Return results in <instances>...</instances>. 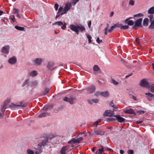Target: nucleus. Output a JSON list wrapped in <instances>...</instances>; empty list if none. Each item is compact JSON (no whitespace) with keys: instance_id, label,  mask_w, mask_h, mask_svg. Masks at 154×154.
Returning <instances> with one entry per match:
<instances>
[{"instance_id":"30","label":"nucleus","mask_w":154,"mask_h":154,"mask_svg":"<svg viewBox=\"0 0 154 154\" xmlns=\"http://www.w3.org/2000/svg\"><path fill=\"white\" fill-rule=\"evenodd\" d=\"M147 88L153 93H154V84L149 85Z\"/></svg>"},{"instance_id":"61","label":"nucleus","mask_w":154,"mask_h":154,"mask_svg":"<svg viewBox=\"0 0 154 154\" xmlns=\"http://www.w3.org/2000/svg\"><path fill=\"white\" fill-rule=\"evenodd\" d=\"M54 7H55V9L56 10H57L58 9V8L59 7V5L58 4H55V5H54Z\"/></svg>"},{"instance_id":"44","label":"nucleus","mask_w":154,"mask_h":154,"mask_svg":"<svg viewBox=\"0 0 154 154\" xmlns=\"http://www.w3.org/2000/svg\"><path fill=\"white\" fill-rule=\"evenodd\" d=\"M101 120V119H99L98 120L96 121L94 123L93 125V126H95V125L96 126V127H97V125L99 123V122H100Z\"/></svg>"},{"instance_id":"63","label":"nucleus","mask_w":154,"mask_h":154,"mask_svg":"<svg viewBox=\"0 0 154 154\" xmlns=\"http://www.w3.org/2000/svg\"><path fill=\"white\" fill-rule=\"evenodd\" d=\"M149 17L150 19V21H151L152 19L153 18V15H150L149 16Z\"/></svg>"},{"instance_id":"64","label":"nucleus","mask_w":154,"mask_h":154,"mask_svg":"<svg viewBox=\"0 0 154 154\" xmlns=\"http://www.w3.org/2000/svg\"><path fill=\"white\" fill-rule=\"evenodd\" d=\"M88 102L89 103L91 104H92L93 103V102L92 100H88Z\"/></svg>"},{"instance_id":"28","label":"nucleus","mask_w":154,"mask_h":154,"mask_svg":"<svg viewBox=\"0 0 154 154\" xmlns=\"http://www.w3.org/2000/svg\"><path fill=\"white\" fill-rule=\"evenodd\" d=\"M50 115V114L48 112H43L38 116V117L41 118L42 117H45L46 116H49Z\"/></svg>"},{"instance_id":"16","label":"nucleus","mask_w":154,"mask_h":154,"mask_svg":"<svg viewBox=\"0 0 154 154\" xmlns=\"http://www.w3.org/2000/svg\"><path fill=\"white\" fill-rule=\"evenodd\" d=\"M9 49V46L8 45L2 48V52L4 54H8Z\"/></svg>"},{"instance_id":"8","label":"nucleus","mask_w":154,"mask_h":154,"mask_svg":"<svg viewBox=\"0 0 154 154\" xmlns=\"http://www.w3.org/2000/svg\"><path fill=\"white\" fill-rule=\"evenodd\" d=\"M140 85L142 87H146L147 88L149 84L145 79H143L141 81Z\"/></svg>"},{"instance_id":"4","label":"nucleus","mask_w":154,"mask_h":154,"mask_svg":"<svg viewBox=\"0 0 154 154\" xmlns=\"http://www.w3.org/2000/svg\"><path fill=\"white\" fill-rule=\"evenodd\" d=\"M94 94L96 96L101 95L104 97H107L109 96V93L107 91L103 92L97 91Z\"/></svg>"},{"instance_id":"55","label":"nucleus","mask_w":154,"mask_h":154,"mask_svg":"<svg viewBox=\"0 0 154 154\" xmlns=\"http://www.w3.org/2000/svg\"><path fill=\"white\" fill-rule=\"evenodd\" d=\"M63 109V107H59L56 109H55L54 111L55 112H57L60 111L61 109Z\"/></svg>"},{"instance_id":"19","label":"nucleus","mask_w":154,"mask_h":154,"mask_svg":"<svg viewBox=\"0 0 154 154\" xmlns=\"http://www.w3.org/2000/svg\"><path fill=\"white\" fill-rule=\"evenodd\" d=\"M71 6V3L69 2H68L66 4V6L64 8V11L67 12L70 9Z\"/></svg>"},{"instance_id":"1","label":"nucleus","mask_w":154,"mask_h":154,"mask_svg":"<svg viewBox=\"0 0 154 154\" xmlns=\"http://www.w3.org/2000/svg\"><path fill=\"white\" fill-rule=\"evenodd\" d=\"M56 136L55 135L53 134H50L49 135H47L45 137V140H43V141L41 143L38 144L39 146L41 147L42 146H45L46 145V143L48 142V140H51V139L53 138L54 137H56Z\"/></svg>"},{"instance_id":"40","label":"nucleus","mask_w":154,"mask_h":154,"mask_svg":"<svg viewBox=\"0 0 154 154\" xmlns=\"http://www.w3.org/2000/svg\"><path fill=\"white\" fill-rule=\"evenodd\" d=\"M149 28L151 29H154V20L151 22V23L149 26Z\"/></svg>"},{"instance_id":"62","label":"nucleus","mask_w":154,"mask_h":154,"mask_svg":"<svg viewBox=\"0 0 154 154\" xmlns=\"http://www.w3.org/2000/svg\"><path fill=\"white\" fill-rule=\"evenodd\" d=\"M77 2V0H72V3L74 5Z\"/></svg>"},{"instance_id":"6","label":"nucleus","mask_w":154,"mask_h":154,"mask_svg":"<svg viewBox=\"0 0 154 154\" xmlns=\"http://www.w3.org/2000/svg\"><path fill=\"white\" fill-rule=\"evenodd\" d=\"M76 99L75 98L72 97H70V98L65 97L63 98V100L65 101L69 102L71 104H72L73 103V100Z\"/></svg>"},{"instance_id":"13","label":"nucleus","mask_w":154,"mask_h":154,"mask_svg":"<svg viewBox=\"0 0 154 154\" xmlns=\"http://www.w3.org/2000/svg\"><path fill=\"white\" fill-rule=\"evenodd\" d=\"M17 59L15 57H13L10 58L8 60V62L11 64H15L17 62Z\"/></svg>"},{"instance_id":"36","label":"nucleus","mask_w":154,"mask_h":154,"mask_svg":"<svg viewBox=\"0 0 154 154\" xmlns=\"http://www.w3.org/2000/svg\"><path fill=\"white\" fill-rule=\"evenodd\" d=\"M109 104V106H112L114 108H115L116 109H118L117 107L113 103V102L112 101L110 102Z\"/></svg>"},{"instance_id":"43","label":"nucleus","mask_w":154,"mask_h":154,"mask_svg":"<svg viewBox=\"0 0 154 154\" xmlns=\"http://www.w3.org/2000/svg\"><path fill=\"white\" fill-rule=\"evenodd\" d=\"M143 16V14L142 13H139L137 14H135L134 15V17H142Z\"/></svg>"},{"instance_id":"9","label":"nucleus","mask_w":154,"mask_h":154,"mask_svg":"<svg viewBox=\"0 0 154 154\" xmlns=\"http://www.w3.org/2000/svg\"><path fill=\"white\" fill-rule=\"evenodd\" d=\"M142 20V18H139L136 20L135 22L134 25L133 26V28L140 26Z\"/></svg>"},{"instance_id":"29","label":"nucleus","mask_w":154,"mask_h":154,"mask_svg":"<svg viewBox=\"0 0 154 154\" xmlns=\"http://www.w3.org/2000/svg\"><path fill=\"white\" fill-rule=\"evenodd\" d=\"M75 138H73L71 140L68 142V143H70L72 146H73V144L75 143H77V139Z\"/></svg>"},{"instance_id":"11","label":"nucleus","mask_w":154,"mask_h":154,"mask_svg":"<svg viewBox=\"0 0 154 154\" xmlns=\"http://www.w3.org/2000/svg\"><path fill=\"white\" fill-rule=\"evenodd\" d=\"M95 86L94 85H91L88 88V92L90 94L92 93L95 91Z\"/></svg>"},{"instance_id":"27","label":"nucleus","mask_w":154,"mask_h":154,"mask_svg":"<svg viewBox=\"0 0 154 154\" xmlns=\"http://www.w3.org/2000/svg\"><path fill=\"white\" fill-rule=\"evenodd\" d=\"M42 60L41 58H37L34 61L35 63L37 65H40L42 63Z\"/></svg>"},{"instance_id":"35","label":"nucleus","mask_w":154,"mask_h":154,"mask_svg":"<svg viewBox=\"0 0 154 154\" xmlns=\"http://www.w3.org/2000/svg\"><path fill=\"white\" fill-rule=\"evenodd\" d=\"M15 28L17 30H20V31H23L24 29V28L23 27L19 26H15Z\"/></svg>"},{"instance_id":"24","label":"nucleus","mask_w":154,"mask_h":154,"mask_svg":"<svg viewBox=\"0 0 154 154\" xmlns=\"http://www.w3.org/2000/svg\"><path fill=\"white\" fill-rule=\"evenodd\" d=\"M85 30V27L82 25H78V35L79 34L78 32L79 31L83 32Z\"/></svg>"},{"instance_id":"50","label":"nucleus","mask_w":154,"mask_h":154,"mask_svg":"<svg viewBox=\"0 0 154 154\" xmlns=\"http://www.w3.org/2000/svg\"><path fill=\"white\" fill-rule=\"evenodd\" d=\"M129 4L131 6H133L134 4V0H130L129 2Z\"/></svg>"},{"instance_id":"23","label":"nucleus","mask_w":154,"mask_h":154,"mask_svg":"<svg viewBox=\"0 0 154 154\" xmlns=\"http://www.w3.org/2000/svg\"><path fill=\"white\" fill-rule=\"evenodd\" d=\"M69 27L71 30L77 33V26L71 24L70 25Z\"/></svg>"},{"instance_id":"47","label":"nucleus","mask_w":154,"mask_h":154,"mask_svg":"<svg viewBox=\"0 0 154 154\" xmlns=\"http://www.w3.org/2000/svg\"><path fill=\"white\" fill-rule=\"evenodd\" d=\"M19 12V10L16 8L13 9V13L15 14H17Z\"/></svg>"},{"instance_id":"12","label":"nucleus","mask_w":154,"mask_h":154,"mask_svg":"<svg viewBox=\"0 0 154 154\" xmlns=\"http://www.w3.org/2000/svg\"><path fill=\"white\" fill-rule=\"evenodd\" d=\"M11 100L9 98L7 99L5 101L4 104L2 106V108L6 109L7 107L8 104L10 102Z\"/></svg>"},{"instance_id":"37","label":"nucleus","mask_w":154,"mask_h":154,"mask_svg":"<svg viewBox=\"0 0 154 154\" xmlns=\"http://www.w3.org/2000/svg\"><path fill=\"white\" fill-rule=\"evenodd\" d=\"M50 89L49 88H46L44 91L43 93L44 95H46L49 91Z\"/></svg>"},{"instance_id":"26","label":"nucleus","mask_w":154,"mask_h":154,"mask_svg":"<svg viewBox=\"0 0 154 154\" xmlns=\"http://www.w3.org/2000/svg\"><path fill=\"white\" fill-rule=\"evenodd\" d=\"M66 11H64V10L63 9V10L62 11H61V12L60 13H58V11L57 14L56 16L55 17V19L57 20V19L59 17H60V16L63 15L64 14H65L66 13Z\"/></svg>"},{"instance_id":"34","label":"nucleus","mask_w":154,"mask_h":154,"mask_svg":"<svg viewBox=\"0 0 154 154\" xmlns=\"http://www.w3.org/2000/svg\"><path fill=\"white\" fill-rule=\"evenodd\" d=\"M148 19L147 18L144 19L143 21V25L144 26H146L148 25Z\"/></svg>"},{"instance_id":"3","label":"nucleus","mask_w":154,"mask_h":154,"mask_svg":"<svg viewBox=\"0 0 154 154\" xmlns=\"http://www.w3.org/2000/svg\"><path fill=\"white\" fill-rule=\"evenodd\" d=\"M67 24L65 22H62L60 21H57L53 24V25H57L61 26V28L63 30H64L66 27Z\"/></svg>"},{"instance_id":"53","label":"nucleus","mask_w":154,"mask_h":154,"mask_svg":"<svg viewBox=\"0 0 154 154\" xmlns=\"http://www.w3.org/2000/svg\"><path fill=\"white\" fill-rule=\"evenodd\" d=\"M10 17L13 22H14L16 20H15V18L14 16H13V15L11 16Z\"/></svg>"},{"instance_id":"52","label":"nucleus","mask_w":154,"mask_h":154,"mask_svg":"<svg viewBox=\"0 0 154 154\" xmlns=\"http://www.w3.org/2000/svg\"><path fill=\"white\" fill-rule=\"evenodd\" d=\"M115 29V26H111L110 28L108 30V32H112L113 30Z\"/></svg>"},{"instance_id":"57","label":"nucleus","mask_w":154,"mask_h":154,"mask_svg":"<svg viewBox=\"0 0 154 154\" xmlns=\"http://www.w3.org/2000/svg\"><path fill=\"white\" fill-rule=\"evenodd\" d=\"M64 9L62 7H60L58 10V13H60L61 12V11H62Z\"/></svg>"},{"instance_id":"41","label":"nucleus","mask_w":154,"mask_h":154,"mask_svg":"<svg viewBox=\"0 0 154 154\" xmlns=\"http://www.w3.org/2000/svg\"><path fill=\"white\" fill-rule=\"evenodd\" d=\"M116 120V118H108L106 119V120L108 122H113L115 121Z\"/></svg>"},{"instance_id":"33","label":"nucleus","mask_w":154,"mask_h":154,"mask_svg":"<svg viewBox=\"0 0 154 154\" xmlns=\"http://www.w3.org/2000/svg\"><path fill=\"white\" fill-rule=\"evenodd\" d=\"M148 13L150 14H154V7H152L149 10Z\"/></svg>"},{"instance_id":"14","label":"nucleus","mask_w":154,"mask_h":154,"mask_svg":"<svg viewBox=\"0 0 154 154\" xmlns=\"http://www.w3.org/2000/svg\"><path fill=\"white\" fill-rule=\"evenodd\" d=\"M132 18V17H131L129 19H126L124 21L125 23L127 24L128 25L130 26L133 25L134 24V22L131 20H129L130 19Z\"/></svg>"},{"instance_id":"18","label":"nucleus","mask_w":154,"mask_h":154,"mask_svg":"<svg viewBox=\"0 0 154 154\" xmlns=\"http://www.w3.org/2000/svg\"><path fill=\"white\" fill-rule=\"evenodd\" d=\"M38 146L40 147V148L38 147V149L35 148L34 150L35 153L37 154H40L42 152V148H41V147H41L40 146H39L38 145Z\"/></svg>"},{"instance_id":"54","label":"nucleus","mask_w":154,"mask_h":154,"mask_svg":"<svg viewBox=\"0 0 154 154\" xmlns=\"http://www.w3.org/2000/svg\"><path fill=\"white\" fill-rule=\"evenodd\" d=\"M96 41L98 44H100L102 42V41L101 39L100 40L99 38L98 37L96 40Z\"/></svg>"},{"instance_id":"17","label":"nucleus","mask_w":154,"mask_h":154,"mask_svg":"<svg viewBox=\"0 0 154 154\" xmlns=\"http://www.w3.org/2000/svg\"><path fill=\"white\" fill-rule=\"evenodd\" d=\"M48 68L51 70H54L55 67H54V63L53 62L48 63L47 65Z\"/></svg>"},{"instance_id":"39","label":"nucleus","mask_w":154,"mask_h":154,"mask_svg":"<svg viewBox=\"0 0 154 154\" xmlns=\"http://www.w3.org/2000/svg\"><path fill=\"white\" fill-rule=\"evenodd\" d=\"M100 68L97 65H95L93 67V70L95 71H98L100 70Z\"/></svg>"},{"instance_id":"45","label":"nucleus","mask_w":154,"mask_h":154,"mask_svg":"<svg viewBox=\"0 0 154 154\" xmlns=\"http://www.w3.org/2000/svg\"><path fill=\"white\" fill-rule=\"evenodd\" d=\"M112 83L115 85H117L119 84V83L118 82L113 79H112Z\"/></svg>"},{"instance_id":"42","label":"nucleus","mask_w":154,"mask_h":154,"mask_svg":"<svg viewBox=\"0 0 154 154\" xmlns=\"http://www.w3.org/2000/svg\"><path fill=\"white\" fill-rule=\"evenodd\" d=\"M87 37L88 39L89 43H90L91 42V39L92 37L89 34H87Z\"/></svg>"},{"instance_id":"49","label":"nucleus","mask_w":154,"mask_h":154,"mask_svg":"<svg viewBox=\"0 0 154 154\" xmlns=\"http://www.w3.org/2000/svg\"><path fill=\"white\" fill-rule=\"evenodd\" d=\"M130 97L131 98L133 99L135 101L137 100L136 97L134 96L132 94H130Z\"/></svg>"},{"instance_id":"51","label":"nucleus","mask_w":154,"mask_h":154,"mask_svg":"<svg viewBox=\"0 0 154 154\" xmlns=\"http://www.w3.org/2000/svg\"><path fill=\"white\" fill-rule=\"evenodd\" d=\"M29 81V79H27V80H26L22 84V86L24 87L28 83Z\"/></svg>"},{"instance_id":"5","label":"nucleus","mask_w":154,"mask_h":154,"mask_svg":"<svg viewBox=\"0 0 154 154\" xmlns=\"http://www.w3.org/2000/svg\"><path fill=\"white\" fill-rule=\"evenodd\" d=\"M86 135V134L84 132L78 133V143H80V142L83 140V137Z\"/></svg>"},{"instance_id":"21","label":"nucleus","mask_w":154,"mask_h":154,"mask_svg":"<svg viewBox=\"0 0 154 154\" xmlns=\"http://www.w3.org/2000/svg\"><path fill=\"white\" fill-rule=\"evenodd\" d=\"M146 95H147V97L148 100L149 101H151L152 99L150 98V97H152L154 99V94H152L151 93H145Z\"/></svg>"},{"instance_id":"48","label":"nucleus","mask_w":154,"mask_h":154,"mask_svg":"<svg viewBox=\"0 0 154 154\" xmlns=\"http://www.w3.org/2000/svg\"><path fill=\"white\" fill-rule=\"evenodd\" d=\"M27 151L28 154H34L33 151L30 149H28Z\"/></svg>"},{"instance_id":"2","label":"nucleus","mask_w":154,"mask_h":154,"mask_svg":"<svg viewBox=\"0 0 154 154\" xmlns=\"http://www.w3.org/2000/svg\"><path fill=\"white\" fill-rule=\"evenodd\" d=\"M19 103V104L17 105L14 103H11L10 105V107L12 110H14L17 109L19 107H25L27 105V103H24L23 104L22 101L20 102Z\"/></svg>"},{"instance_id":"60","label":"nucleus","mask_w":154,"mask_h":154,"mask_svg":"<svg viewBox=\"0 0 154 154\" xmlns=\"http://www.w3.org/2000/svg\"><path fill=\"white\" fill-rule=\"evenodd\" d=\"M92 100L93 102L95 103H97L98 102V100L97 99H92Z\"/></svg>"},{"instance_id":"10","label":"nucleus","mask_w":154,"mask_h":154,"mask_svg":"<svg viewBox=\"0 0 154 154\" xmlns=\"http://www.w3.org/2000/svg\"><path fill=\"white\" fill-rule=\"evenodd\" d=\"M114 117H116V120L119 122H123L125 120L124 118L121 117L120 115H119L114 116Z\"/></svg>"},{"instance_id":"46","label":"nucleus","mask_w":154,"mask_h":154,"mask_svg":"<svg viewBox=\"0 0 154 154\" xmlns=\"http://www.w3.org/2000/svg\"><path fill=\"white\" fill-rule=\"evenodd\" d=\"M129 28V26L128 25L123 26L122 25L121 29H128Z\"/></svg>"},{"instance_id":"25","label":"nucleus","mask_w":154,"mask_h":154,"mask_svg":"<svg viewBox=\"0 0 154 154\" xmlns=\"http://www.w3.org/2000/svg\"><path fill=\"white\" fill-rule=\"evenodd\" d=\"M124 112L125 113H127L135 114L134 110L132 109H127L125 110Z\"/></svg>"},{"instance_id":"32","label":"nucleus","mask_w":154,"mask_h":154,"mask_svg":"<svg viewBox=\"0 0 154 154\" xmlns=\"http://www.w3.org/2000/svg\"><path fill=\"white\" fill-rule=\"evenodd\" d=\"M37 72L35 70L31 71L30 73V75L32 76H35L37 74Z\"/></svg>"},{"instance_id":"59","label":"nucleus","mask_w":154,"mask_h":154,"mask_svg":"<svg viewBox=\"0 0 154 154\" xmlns=\"http://www.w3.org/2000/svg\"><path fill=\"white\" fill-rule=\"evenodd\" d=\"M137 113L140 114H143L144 113V111L143 110H139L137 111Z\"/></svg>"},{"instance_id":"31","label":"nucleus","mask_w":154,"mask_h":154,"mask_svg":"<svg viewBox=\"0 0 154 154\" xmlns=\"http://www.w3.org/2000/svg\"><path fill=\"white\" fill-rule=\"evenodd\" d=\"M66 146H63L60 150V153L61 154H66Z\"/></svg>"},{"instance_id":"38","label":"nucleus","mask_w":154,"mask_h":154,"mask_svg":"<svg viewBox=\"0 0 154 154\" xmlns=\"http://www.w3.org/2000/svg\"><path fill=\"white\" fill-rule=\"evenodd\" d=\"M122 24L121 23H116L114 25V26H115V29L116 27L120 28L121 29Z\"/></svg>"},{"instance_id":"22","label":"nucleus","mask_w":154,"mask_h":154,"mask_svg":"<svg viewBox=\"0 0 154 154\" xmlns=\"http://www.w3.org/2000/svg\"><path fill=\"white\" fill-rule=\"evenodd\" d=\"M101 149H99L95 153V154H101L104 152V147L103 146L101 145L100 146Z\"/></svg>"},{"instance_id":"56","label":"nucleus","mask_w":154,"mask_h":154,"mask_svg":"<svg viewBox=\"0 0 154 154\" xmlns=\"http://www.w3.org/2000/svg\"><path fill=\"white\" fill-rule=\"evenodd\" d=\"M133 150H129L128 151V154H133Z\"/></svg>"},{"instance_id":"20","label":"nucleus","mask_w":154,"mask_h":154,"mask_svg":"<svg viewBox=\"0 0 154 154\" xmlns=\"http://www.w3.org/2000/svg\"><path fill=\"white\" fill-rule=\"evenodd\" d=\"M53 107V105L51 104L50 105H46L43 108V109L44 111H46L48 110H50Z\"/></svg>"},{"instance_id":"15","label":"nucleus","mask_w":154,"mask_h":154,"mask_svg":"<svg viewBox=\"0 0 154 154\" xmlns=\"http://www.w3.org/2000/svg\"><path fill=\"white\" fill-rule=\"evenodd\" d=\"M104 133L100 130H94L93 134L102 135L104 134Z\"/></svg>"},{"instance_id":"58","label":"nucleus","mask_w":154,"mask_h":154,"mask_svg":"<svg viewBox=\"0 0 154 154\" xmlns=\"http://www.w3.org/2000/svg\"><path fill=\"white\" fill-rule=\"evenodd\" d=\"M5 109L3 108H1V111L2 112V115L3 116H4V115L5 111Z\"/></svg>"},{"instance_id":"7","label":"nucleus","mask_w":154,"mask_h":154,"mask_svg":"<svg viewBox=\"0 0 154 154\" xmlns=\"http://www.w3.org/2000/svg\"><path fill=\"white\" fill-rule=\"evenodd\" d=\"M115 113L114 111L106 110L105 111L104 115L105 116L111 117Z\"/></svg>"}]
</instances>
